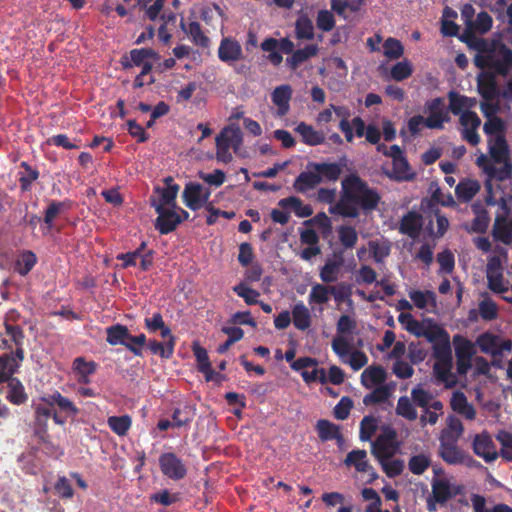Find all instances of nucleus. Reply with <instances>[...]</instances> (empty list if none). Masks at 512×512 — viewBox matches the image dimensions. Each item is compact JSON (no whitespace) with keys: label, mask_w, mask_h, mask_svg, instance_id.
Wrapping results in <instances>:
<instances>
[{"label":"nucleus","mask_w":512,"mask_h":512,"mask_svg":"<svg viewBox=\"0 0 512 512\" xmlns=\"http://www.w3.org/2000/svg\"><path fill=\"white\" fill-rule=\"evenodd\" d=\"M433 355L436 359V362L453 361L449 337L434 344Z\"/></svg>","instance_id":"obj_61"},{"label":"nucleus","mask_w":512,"mask_h":512,"mask_svg":"<svg viewBox=\"0 0 512 512\" xmlns=\"http://www.w3.org/2000/svg\"><path fill=\"white\" fill-rule=\"evenodd\" d=\"M315 428L318 437L322 442H327L330 440L344 441L340 426L330 422L329 420H318Z\"/></svg>","instance_id":"obj_24"},{"label":"nucleus","mask_w":512,"mask_h":512,"mask_svg":"<svg viewBox=\"0 0 512 512\" xmlns=\"http://www.w3.org/2000/svg\"><path fill=\"white\" fill-rule=\"evenodd\" d=\"M488 144L489 154L494 163L501 164L509 159V148L504 135H496L490 138Z\"/></svg>","instance_id":"obj_21"},{"label":"nucleus","mask_w":512,"mask_h":512,"mask_svg":"<svg viewBox=\"0 0 512 512\" xmlns=\"http://www.w3.org/2000/svg\"><path fill=\"white\" fill-rule=\"evenodd\" d=\"M8 384V391L6 399L13 405H22L27 402L28 395L22 382L18 378H10L6 381Z\"/></svg>","instance_id":"obj_33"},{"label":"nucleus","mask_w":512,"mask_h":512,"mask_svg":"<svg viewBox=\"0 0 512 512\" xmlns=\"http://www.w3.org/2000/svg\"><path fill=\"white\" fill-rule=\"evenodd\" d=\"M149 58L158 60L159 55L151 48L132 49L129 52V56L124 55L121 58V65L124 69H130L133 66H141Z\"/></svg>","instance_id":"obj_18"},{"label":"nucleus","mask_w":512,"mask_h":512,"mask_svg":"<svg viewBox=\"0 0 512 512\" xmlns=\"http://www.w3.org/2000/svg\"><path fill=\"white\" fill-rule=\"evenodd\" d=\"M392 164L393 169L392 172L388 174L389 178L399 182L410 181L415 178V172L412 171L405 156L392 161Z\"/></svg>","instance_id":"obj_35"},{"label":"nucleus","mask_w":512,"mask_h":512,"mask_svg":"<svg viewBox=\"0 0 512 512\" xmlns=\"http://www.w3.org/2000/svg\"><path fill=\"white\" fill-rule=\"evenodd\" d=\"M422 225V216L415 211H409L401 218L399 232L411 238H416L421 232Z\"/></svg>","instance_id":"obj_20"},{"label":"nucleus","mask_w":512,"mask_h":512,"mask_svg":"<svg viewBox=\"0 0 512 512\" xmlns=\"http://www.w3.org/2000/svg\"><path fill=\"white\" fill-rule=\"evenodd\" d=\"M40 401L54 408L56 407L58 413L64 414L66 419L67 417H76L80 413L79 408L57 390L41 396Z\"/></svg>","instance_id":"obj_10"},{"label":"nucleus","mask_w":512,"mask_h":512,"mask_svg":"<svg viewBox=\"0 0 512 512\" xmlns=\"http://www.w3.org/2000/svg\"><path fill=\"white\" fill-rule=\"evenodd\" d=\"M396 414L409 421L416 420L418 416L413 401L411 402L407 396H401L398 399Z\"/></svg>","instance_id":"obj_56"},{"label":"nucleus","mask_w":512,"mask_h":512,"mask_svg":"<svg viewBox=\"0 0 512 512\" xmlns=\"http://www.w3.org/2000/svg\"><path fill=\"white\" fill-rule=\"evenodd\" d=\"M492 70L506 76L512 70V50L503 43H497L492 58Z\"/></svg>","instance_id":"obj_12"},{"label":"nucleus","mask_w":512,"mask_h":512,"mask_svg":"<svg viewBox=\"0 0 512 512\" xmlns=\"http://www.w3.org/2000/svg\"><path fill=\"white\" fill-rule=\"evenodd\" d=\"M160 470L169 479L181 480L187 475L186 465L173 452L162 453L159 457Z\"/></svg>","instance_id":"obj_7"},{"label":"nucleus","mask_w":512,"mask_h":512,"mask_svg":"<svg viewBox=\"0 0 512 512\" xmlns=\"http://www.w3.org/2000/svg\"><path fill=\"white\" fill-rule=\"evenodd\" d=\"M52 418L54 423L63 426L66 423L64 415L58 413L53 406H49L45 403L38 404L34 407V420L35 425L42 430L46 431L48 427V420Z\"/></svg>","instance_id":"obj_13"},{"label":"nucleus","mask_w":512,"mask_h":512,"mask_svg":"<svg viewBox=\"0 0 512 512\" xmlns=\"http://www.w3.org/2000/svg\"><path fill=\"white\" fill-rule=\"evenodd\" d=\"M387 373L382 366H369L361 374V384L370 389L374 385H380L385 382Z\"/></svg>","instance_id":"obj_31"},{"label":"nucleus","mask_w":512,"mask_h":512,"mask_svg":"<svg viewBox=\"0 0 512 512\" xmlns=\"http://www.w3.org/2000/svg\"><path fill=\"white\" fill-rule=\"evenodd\" d=\"M330 286L318 283L313 285L308 297L309 304H326L331 295Z\"/></svg>","instance_id":"obj_53"},{"label":"nucleus","mask_w":512,"mask_h":512,"mask_svg":"<svg viewBox=\"0 0 512 512\" xmlns=\"http://www.w3.org/2000/svg\"><path fill=\"white\" fill-rule=\"evenodd\" d=\"M109 428L118 436L127 434L131 427L132 421L129 415L110 416L107 420Z\"/></svg>","instance_id":"obj_52"},{"label":"nucleus","mask_w":512,"mask_h":512,"mask_svg":"<svg viewBox=\"0 0 512 512\" xmlns=\"http://www.w3.org/2000/svg\"><path fill=\"white\" fill-rule=\"evenodd\" d=\"M473 451L486 462H493L499 457L496 446L487 432L475 436L473 440Z\"/></svg>","instance_id":"obj_14"},{"label":"nucleus","mask_w":512,"mask_h":512,"mask_svg":"<svg viewBox=\"0 0 512 512\" xmlns=\"http://www.w3.org/2000/svg\"><path fill=\"white\" fill-rule=\"evenodd\" d=\"M72 202L68 199L63 201L52 200L49 202L47 209L45 210L43 221L48 228L53 227L54 219L64 211L71 208Z\"/></svg>","instance_id":"obj_38"},{"label":"nucleus","mask_w":512,"mask_h":512,"mask_svg":"<svg viewBox=\"0 0 512 512\" xmlns=\"http://www.w3.org/2000/svg\"><path fill=\"white\" fill-rule=\"evenodd\" d=\"M180 27L185 33L190 35L192 42L196 46L202 48H207L209 46L210 39L202 31V27L199 22L192 21L189 23L188 28H186L185 23L181 21Z\"/></svg>","instance_id":"obj_39"},{"label":"nucleus","mask_w":512,"mask_h":512,"mask_svg":"<svg viewBox=\"0 0 512 512\" xmlns=\"http://www.w3.org/2000/svg\"><path fill=\"white\" fill-rule=\"evenodd\" d=\"M347 467H354L357 472H370L371 464L367 459V452L363 449H355L350 451L344 459Z\"/></svg>","instance_id":"obj_30"},{"label":"nucleus","mask_w":512,"mask_h":512,"mask_svg":"<svg viewBox=\"0 0 512 512\" xmlns=\"http://www.w3.org/2000/svg\"><path fill=\"white\" fill-rule=\"evenodd\" d=\"M498 337L492 333L485 332L479 335L476 339V344L483 353L490 354L497 357L499 352H496Z\"/></svg>","instance_id":"obj_48"},{"label":"nucleus","mask_w":512,"mask_h":512,"mask_svg":"<svg viewBox=\"0 0 512 512\" xmlns=\"http://www.w3.org/2000/svg\"><path fill=\"white\" fill-rule=\"evenodd\" d=\"M422 336L425 337L431 343H438L449 337V334L445 329L435 323H429L422 329Z\"/></svg>","instance_id":"obj_55"},{"label":"nucleus","mask_w":512,"mask_h":512,"mask_svg":"<svg viewBox=\"0 0 512 512\" xmlns=\"http://www.w3.org/2000/svg\"><path fill=\"white\" fill-rule=\"evenodd\" d=\"M340 199L330 207L332 214L345 218H357L360 210L369 214L378 208L381 196L377 189L371 188L359 175L351 173L341 182Z\"/></svg>","instance_id":"obj_1"},{"label":"nucleus","mask_w":512,"mask_h":512,"mask_svg":"<svg viewBox=\"0 0 512 512\" xmlns=\"http://www.w3.org/2000/svg\"><path fill=\"white\" fill-rule=\"evenodd\" d=\"M481 185L475 179H463L455 187V194L460 202L467 203L480 191Z\"/></svg>","instance_id":"obj_28"},{"label":"nucleus","mask_w":512,"mask_h":512,"mask_svg":"<svg viewBox=\"0 0 512 512\" xmlns=\"http://www.w3.org/2000/svg\"><path fill=\"white\" fill-rule=\"evenodd\" d=\"M3 325L5 328L6 335L10 338L11 342H13L16 347V350L13 354L16 355V357L20 361H23L24 360L23 345H24V339H25V334H24L23 329L19 325L11 324L8 321V318L5 319Z\"/></svg>","instance_id":"obj_22"},{"label":"nucleus","mask_w":512,"mask_h":512,"mask_svg":"<svg viewBox=\"0 0 512 512\" xmlns=\"http://www.w3.org/2000/svg\"><path fill=\"white\" fill-rule=\"evenodd\" d=\"M383 49V54L388 59H398L404 53V47L402 43L393 37H389L385 40Z\"/></svg>","instance_id":"obj_62"},{"label":"nucleus","mask_w":512,"mask_h":512,"mask_svg":"<svg viewBox=\"0 0 512 512\" xmlns=\"http://www.w3.org/2000/svg\"><path fill=\"white\" fill-rule=\"evenodd\" d=\"M195 417V408L191 405H184L175 408L172 413L173 427L181 428L189 425Z\"/></svg>","instance_id":"obj_43"},{"label":"nucleus","mask_w":512,"mask_h":512,"mask_svg":"<svg viewBox=\"0 0 512 512\" xmlns=\"http://www.w3.org/2000/svg\"><path fill=\"white\" fill-rule=\"evenodd\" d=\"M21 362L13 353L0 355V384L13 377L18 371Z\"/></svg>","instance_id":"obj_29"},{"label":"nucleus","mask_w":512,"mask_h":512,"mask_svg":"<svg viewBox=\"0 0 512 512\" xmlns=\"http://www.w3.org/2000/svg\"><path fill=\"white\" fill-rule=\"evenodd\" d=\"M166 187H156L155 193L159 195L158 200L151 198V206L161 205L162 207L176 208V198L179 192L180 186L174 182L171 176L164 179Z\"/></svg>","instance_id":"obj_11"},{"label":"nucleus","mask_w":512,"mask_h":512,"mask_svg":"<svg viewBox=\"0 0 512 512\" xmlns=\"http://www.w3.org/2000/svg\"><path fill=\"white\" fill-rule=\"evenodd\" d=\"M307 168L316 170L319 173V175H321L322 181L327 180L335 182L340 178V175L342 173V165L336 162H308Z\"/></svg>","instance_id":"obj_23"},{"label":"nucleus","mask_w":512,"mask_h":512,"mask_svg":"<svg viewBox=\"0 0 512 512\" xmlns=\"http://www.w3.org/2000/svg\"><path fill=\"white\" fill-rule=\"evenodd\" d=\"M343 264V259L340 257L337 260L328 259L320 269V279L323 283H333L338 279V272Z\"/></svg>","instance_id":"obj_44"},{"label":"nucleus","mask_w":512,"mask_h":512,"mask_svg":"<svg viewBox=\"0 0 512 512\" xmlns=\"http://www.w3.org/2000/svg\"><path fill=\"white\" fill-rule=\"evenodd\" d=\"M20 167L25 170L19 177L20 188L23 192L30 191L33 182L39 178V171L25 161L20 163Z\"/></svg>","instance_id":"obj_50"},{"label":"nucleus","mask_w":512,"mask_h":512,"mask_svg":"<svg viewBox=\"0 0 512 512\" xmlns=\"http://www.w3.org/2000/svg\"><path fill=\"white\" fill-rule=\"evenodd\" d=\"M264 52H268L267 60L274 66H278L282 63L283 57L279 50L285 54H293L295 45L289 38H282L279 41L275 38H266L260 45Z\"/></svg>","instance_id":"obj_5"},{"label":"nucleus","mask_w":512,"mask_h":512,"mask_svg":"<svg viewBox=\"0 0 512 512\" xmlns=\"http://www.w3.org/2000/svg\"><path fill=\"white\" fill-rule=\"evenodd\" d=\"M453 344L456 358L472 359L476 354L475 344L462 335H455L453 337Z\"/></svg>","instance_id":"obj_41"},{"label":"nucleus","mask_w":512,"mask_h":512,"mask_svg":"<svg viewBox=\"0 0 512 512\" xmlns=\"http://www.w3.org/2000/svg\"><path fill=\"white\" fill-rule=\"evenodd\" d=\"M477 90L486 101H493L499 96L496 80L491 74H484L478 77Z\"/></svg>","instance_id":"obj_25"},{"label":"nucleus","mask_w":512,"mask_h":512,"mask_svg":"<svg viewBox=\"0 0 512 512\" xmlns=\"http://www.w3.org/2000/svg\"><path fill=\"white\" fill-rule=\"evenodd\" d=\"M398 449L397 432L390 426L382 427L381 433L371 445V453L378 461L392 458Z\"/></svg>","instance_id":"obj_2"},{"label":"nucleus","mask_w":512,"mask_h":512,"mask_svg":"<svg viewBox=\"0 0 512 512\" xmlns=\"http://www.w3.org/2000/svg\"><path fill=\"white\" fill-rule=\"evenodd\" d=\"M295 34L300 40H312L314 38L313 23L306 15H302L296 20Z\"/></svg>","instance_id":"obj_47"},{"label":"nucleus","mask_w":512,"mask_h":512,"mask_svg":"<svg viewBox=\"0 0 512 512\" xmlns=\"http://www.w3.org/2000/svg\"><path fill=\"white\" fill-rule=\"evenodd\" d=\"M390 397L389 388L385 385L376 387L371 393L363 398V403L366 406L384 403Z\"/></svg>","instance_id":"obj_58"},{"label":"nucleus","mask_w":512,"mask_h":512,"mask_svg":"<svg viewBox=\"0 0 512 512\" xmlns=\"http://www.w3.org/2000/svg\"><path fill=\"white\" fill-rule=\"evenodd\" d=\"M322 183L321 175L316 170L302 171L294 180L293 189L298 193H306Z\"/></svg>","instance_id":"obj_19"},{"label":"nucleus","mask_w":512,"mask_h":512,"mask_svg":"<svg viewBox=\"0 0 512 512\" xmlns=\"http://www.w3.org/2000/svg\"><path fill=\"white\" fill-rule=\"evenodd\" d=\"M37 264V256L31 250H23L13 264V271L20 276L28 275Z\"/></svg>","instance_id":"obj_32"},{"label":"nucleus","mask_w":512,"mask_h":512,"mask_svg":"<svg viewBox=\"0 0 512 512\" xmlns=\"http://www.w3.org/2000/svg\"><path fill=\"white\" fill-rule=\"evenodd\" d=\"M331 295H333L334 300L338 303H348L352 304V294H353V286L350 283L340 282L337 285L330 286Z\"/></svg>","instance_id":"obj_45"},{"label":"nucleus","mask_w":512,"mask_h":512,"mask_svg":"<svg viewBox=\"0 0 512 512\" xmlns=\"http://www.w3.org/2000/svg\"><path fill=\"white\" fill-rule=\"evenodd\" d=\"M502 167L497 168L493 164L492 166L485 167V174L490 179H496L498 181H505L511 178L512 176V164L509 159L503 161Z\"/></svg>","instance_id":"obj_49"},{"label":"nucleus","mask_w":512,"mask_h":512,"mask_svg":"<svg viewBox=\"0 0 512 512\" xmlns=\"http://www.w3.org/2000/svg\"><path fill=\"white\" fill-rule=\"evenodd\" d=\"M154 209L158 215L154 226L161 235H167L173 232L177 226L182 223V219H180L176 208L154 205Z\"/></svg>","instance_id":"obj_6"},{"label":"nucleus","mask_w":512,"mask_h":512,"mask_svg":"<svg viewBox=\"0 0 512 512\" xmlns=\"http://www.w3.org/2000/svg\"><path fill=\"white\" fill-rule=\"evenodd\" d=\"M278 205L283 209H293L296 216L300 218H306L313 214L312 207L309 204H304L303 201L296 196L283 198L278 202Z\"/></svg>","instance_id":"obj_36"},{"label":"nucleus","mask_w":512,"mask_h":512,"mask_svg":"<svg viewBox=\"0 0 512 512\" xmlns=\"http://www.w3.org/2000/svg\"><path fill=\"white\" fill-rule=\"evenodd\" d=\"M439 449L438 455L441 459L449 465H460L464 464L467 455L466 453L459 448L458 441H455V438L445 436L444 438H439Z\"/></svg>","instance_id":"obj_8"},{"label":"nucleus","mask_w":512,"mask_h":512,"mask_svg":"<svg viewBox=\"0 0 512 512\" xmlns=\"http://www.w3.org/2000/svg\"><path fill=\"white\" fill-rule=\"evenodd\" d=\"M495 437L501 445L500 452H498L499 456L512 462V433L506 430H500Z\"/></svg>","instance_id":"obj_54"},{"label":"nucleus","mask_w":512,"mask_h":512,"mask_svg":"<svg viewBox=\"0 0 512 512\" xmlns=\"http://www.w3.org/2000/svg\"><path fill=\"white\" fill-rule=\"evenodd\" d=\"M424 109L428 113V116L425 118V126L429 129L442 130L444 123L451 120L449 111L445 107L444 99L441 97L426 101Z\"/></svg>","instance_id":"obj_3"},{"label":"nucleus","mask_w":512,"mask_h":512,"mask_svg":"<svg viewBox=\"0 0 512 512\" xmlns=\"http://www.w3.org/2000/svg\"><path fill=\"white\" fill-rule=\"evenodd\" d=\"M129 334L127 326L122 324L111 325L106 328V341L112 346H125Z\"/></svg>","instance_id":"obj_40"},{"label":"nucleus","mask_w":512,"mask_h":512,"mask_svg":"<svg viewBox=\"0 0 512 512\" xmlns=\"http://www.w3.org/2000/svg\"><path fill=\"white\" fill-rule=\"evenodd\" d=\"M430 465L431 460L425 454L413 455L408 461V468L415 475H422Z\"/></svg>","instance_id":"obj_60"},{"label":"nucleus","mask_w":512,"mask_h":512,"mask_svg":"<svg viewBox=\"0 0 512 512\" xmlns=\"http://www.w3.org/2000/svg\"><path fill=\"white\" fill-rule=\"evenodd\" d=\"M211 190L198 182L186 183L182 198L183 203L192 211H197L210 203Z\"/></svg>","instance_id":"obj_4"},{"label":"nucleus","mask_w":512,"mask_h":512,"mask_svg":"<svg viewBox=\"0 0 512 512\" xmlns=\"http://www.w3.org/2000/svg\"><path fill=\"white\" fill-rule=\"evenodd\" d=\"M478 308L481 318L485 321H492L498 317L497 305L488 297L479 302Z\"/></svg>","instance_id":"obj_64"},{"label":"nucleus","mask_w":512,"mask_h":512,"mask_svg":"<svg viewBox=\"0 0 512 512\" xmlns=\"http://www.w3.org/2000/svg\"><path fill=\"white\" fill-rule=\"evenodd\" d=\"M192 350L197 361L198 370L204 374L206 381H219L224 378L221 374L212 369L211 362L205 348L194 343Z\"/></svg>","instance_id":"obj_16"},{"label":"nucleus","mask_w":512,"mask_h":512,"mask_svg":"<svg viewBox=\"0 0 512 512\" xmlns=\"http://www.w3.org/2000/svg\"><path fill=\"white\" fill-rule=\"evenodd\" d=\"M459 122L463 127L462 138L472 146H476L480 143V136L478 134V128L481 125V119L476 112L471 110H465L459 117Z\"/></svg>","instance_id":"obj_9"},{"label":"nucleus","mask_w":512,"mask_h":512,"mask_svg":"<svg viewBox=\"0 0 512 512\" xmlns=\"http://www.w3.org/2000/svg\"><path fill=\"white\" fill-rule=\"evenodd\" d=\"M338 238L345 249H352L358 242V234L354 227L341 225L338 230Z\"/></svg>","instance_id":"obj_51"},{"label":"nucleus","mask_w":512,"mask_h":512,"mask_svg":"<svg viewBox=\"0 0 512 512\" xmlns=\"http://www.w3.org/2000/svg\"><path fill=\"white\" fill-rule=\"evenodd\" d=\"M319 48L316 44L306 45L302 49H298L286 59L290 69L296 70L302 63L317 55Z\"/></svg>","instance_id":"obj_34"},{"label":"nucleus","mask_w":512,"mask_h":512,"mask_svg":"<svg viewBox=\"0 0 512 512\" xmlns=\"http://www.w3.org/2000/svg\"><path fill=\"white\" fill-rule=\"evenodd\" d=\"M243 143L242 131L239 127L225 128L216 137V148L230 149L232 148L235 153L238 152Z\"/></svg>","instance_id":"obj_17"},{"label":"nucleus","mask_w":512,"mask_h":512,"mask_svg":"<svg viewBox=\"0 0 512 512\" xmlns=\"http://www.w3.org/2000/svg\"><path fill=\"white\" fill-rule=\"evenodd\" d=\"M450 483L446 479H435L432 482V496L435 502L445 504L453 497Z\"/></svg>","instance_id":"obj_42"},{"label":"nucleus","mask_w":512,"mask_h":512,"mask_svg":"<svg viewBox=\"0 0 512 512\" xmlns=\"http://www.w3.org/2000/svg\"><path fill=\"white\" fill-rule=\"evenodd\" d=\"M295 131L301 136L302 142L306 145L317 146L325 141V134L322 131L315 130L312 125L305 122H300Z\"/></svg>","instance_id":"obj_27"},{"label":"nucleus","mask_w":512,"mask_h":512,"mask_svg":"<svg viewBox=\"0 0 512 512\" xmlns=\"http://www.w3.org/2000/svg\"><path fill=\"white\" fill-rule=\"evenodd\" d=\"M219 59L227 64H232L243 58V51L240 43L232 38H223L218 47Z\"/></svg>","instance_id":"obj_15"},{"label":"nucleus","mask_w":512,"mask_h":512,"mask_svg":"<svg viewBox=\"0 0 512 512\" xmlns=\"http://www.w3.org/2000/svg\"><path fill=\"white\" fill-rule=\"evenodd\" d=\"M378 428V421L377 419L372 416L368 415L365 416L361 422H360V433L359 437L361 441H369L372 436L375 434Z\"/></svg>","instance_id":"obj_57"},{"label":"nucleus","mask_w":512,"mask_h":512,"mask_svg":"<svg viewBox=\"0 0 512 512\" xmlns=\"http://www.w3.org/2000/svg\"><path fill=\"white\" fill-rule=\"evenodd\" d=\"M291 313L293 324L298 330L305 331L311 326V314L303 302L296 303Z\"/></svg>","instance_id":"obj_37"},{"label":"nucleus","mask_w":512,"mask_h":512,"mask_svg":"<svg viewBox=\"0 0 512 512\" xmlns=\"http://www.w3.org/2000/svg\"><path fill=\"white\" fill-rule=\"evenodd\" d=\"M389 478H395L401 475L404 471V461L402 459H382L378 461Z\"/></svg>","instance_id":"obj_59"},{"label":"nucleus","mask_w":512,"mask_h":512,"mask_svg":"<svg viewBox=\"0 0 512 512\" xmlns=\"http://www.w3.org/2000/svg\"><path fill=\"white\" fill-rule=\"evenodd\" d=\"M291 97L292 88L289 85L278 86L272 92L271 99L273 104L277 106L279 116H284L288 113Z\"/></svg>","instance_id":"obj_26"},{"label":"nucleus","mask_w":512,"mask_h":512,"mask_svg":"<svg viewBox=\"0 0 512 512\" xmlns=\"http://www.w3.org/2000/svg\"><path fill=\"white\" fill-rule=\"evenodd\" d=\"M448 100L449 106L447 110L453 115H461L464 112L463 109H465L468 97L452 90L448 93Z\"/></svg>","instance_id":"obj_63"},{"label":"nucleus","mask_w":512,"mask_h":512,"mask_svg":"<svg viewBox=\"0 0 512 512\" xmlns=\"http://www.w3.org/2000/svg\"><path fill=\"white\" fill-rule=\"evenodd\" d=\"M409 297L419 309H425L428 305L436 306V294L433 291L413 290L409 292Z\"/></svg>","instance_id":"obj_46"}]
</instances>
